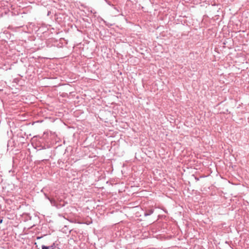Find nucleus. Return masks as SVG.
Here are the masks:
<instances>
[{
  "mask_svg": "<svg viewBox=\"0 0 249 249\" xmlns=\"http://www.w3.org/2000/svg\"><path fill=\"white\" fill-rule=\"evenodd\" d=\"M49 200H50L51 203L52 205L56 206V201L55 200H54L53 199H49Z\"/></svg>",
  "mask_w": 249,
  "mask_h": 249,
  "instance_id": "obj_1",
  "label": "nucleus"
},
{
  "mask_svg": "<svg viewBox=\"0 0 249 249\" xmlns=\"http://www.w3.org/2000/svg\"><path fill=\"white\" fill-rule=\"evenodd\" d=\"M42 249H50L49 247L44 245L42 246Z\"/></svg>",
  "mask_w": 249,
  "mask_h": 249,
  "instance_id": "obj_2",
  "label": "nucleus"
},
{
  "mask_svg": "<svg viewBox=\"0 0 249 249\" xmlns=\"http://www.w3.org/2000/svg\"><path fill=\"white\" fill-rule=\"evenodd\" d=\"M50 249H54V244H53V245L49 247Z\"/></svg>",
  "mask_w": 249,
  "mask_h": 249,
  "instance_id": "obj_3",
  "label": "nucleus"
},
{
  "mask_svg": "<svg viewBox=\"0 0 249 249\" xmlns=\"http://www.w3.org/2000/svg\"><path fill=\"white\" fill-rule=\"evenodd\" d=\"M153 213V211L152 210H150V212L149 213H145V215H150L151 213Z\"/></svg>",
  "mask_w": 249,
  "mask_h": 249,
  "instance_id": "obj_4",
  "label": "nucleus"
}]
</instances>
